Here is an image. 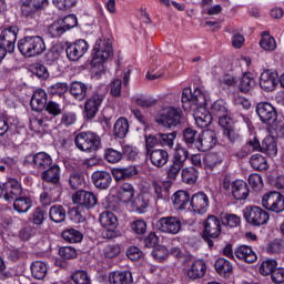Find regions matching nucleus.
Returning a JSON list of instances; mask_svg holds the SVG:
<instances>
[{
	"mask_svg": "<svg viewBox=\"0 0 284 284\" xmlns=\"http://www.w3.org/2000/svg\"><path fill=\"white\" fill-rule=\"evenodd\" d=\"M205 94L201 89L196 88L192 92V89H184L182 92V108L185 112L193 111L195 125L197 128H209L212 124V113L205 109L206 103Z\"/></svg>",
	"mask_w": 284,
	"mask_h": 284,
	"instance_id": "1",
	"label": "nucleus"
},
{
	"mask_svg": "<svg viewBox=\"0 0 284 284\" xmlns=\"http://www.w3.org/2000/svg\"><path fill=\"white\" fill-rule=\"evenodd\" d=\"M18 50L27 59L39 57L45 52V41L41 36H26L18 41Z\"/></svg>",
	"mask_w": 284,
	"mask_h": 284,
	"instance_id": "2",
	"label": "nucleus"
},
{
	"mask_svg": "<svg viewBox=\"0 0 284 284\" xmlns=\"http://www.w3.org/2000/svg\"><path fill=\"white\" fill-rule=\"evenodd\" d=\"M114 54V49L112 48V41L110 39H99L95 41L92 51V68L103 69V63H106L108 59Z\"/></svg>",
	"mask_w": 284,
	"mask_h": 284,
	"instance_id": "3",
	"label": "nucleus"
},
{
	"mask_svg": "<svg viewBox=\"0 0 284 284\" xmlns=\"http://www.w3.org/2000/svg\"><path fill=\"white\" fill-rule=\"evenodd\" d=\"M48 4V0H24L21 3V14L28 26H39V10Z\"/></svg>",
	"mask_w": 284,
	"mask_h": 284,
	"instance_id": "4",
	"label": "nucleus"
},
{
	"mask_svg": "<svg viewBox=\"0 0 284 284\" xmlns=\"http://www.w3.org/2000/svg\"><path fill=\"white\" fill-rule=\"evenodd\" d=\"M183 111L180 108L168 106L155 116V123L164 128H176V125H181Z\"/></svg>",
	"mask_w": 284,
	"mask_h": 284,
	"instance_id": "5",
	"label": "nucleus"
},
{
	"mask_svg": "<svg viewBox=\"0 0 284 284\" xmlns=\"http://www.w3.org/2000/svg\"><path fill=\"white\" fill-rule=\"evenodd\" d=\"M74 143L80 152H97L101 148V138L90 131L78 133Z\"/></svg>",
	"mask_w": 284,
	"mask_h": 284,
	"instance_id": "6",
	"label": "nucleus"
},
{
	"mask_svg": "<svg viewBox=\"0 0 284 284\" xmlns=\"http://www.w3.org/2000/svg\"><path fill=\"white\" fill-rule=\"evenodd\" d=\"M243 216L246 223H248V225H253L254 227L266 225V223L270 221V213L256 205L246 206L243 210Z\"/></svg>",
	"mask_w": 284,
	"mask_h": 284,
	"instance_id": "7",
	"label": "nucleus"
},
{
	"mask_svg": "<svg viewBox=\"0 0 284 284\" xmlns=\"http://www.w3.org/2000/svg\"><path fill=\"white\" fill-rule=\"evenodd\" d=\"M221 220L216 215H209L204 221V230L202 236L204 241H207L209 247L214 245V242H212L211 239H219V236H221Z\"/></svg>",
	"mask_w": 284,
	"mask_h": 284,
	"instance_id": "8",
	"label": "nucleus"
},
{
	"mask_svg": "<svg viewBox=\"0 0 284 284\" xmlns=\"http://www.w3.org/2000/svg\"><path fill=\"white\" fill-rule=\"evenodd\" d=\"M183 227L181 219L178 216H163L155 222V230L162 232V234H170L175 236Z\"/></svg>",
	"mask_w": 284,
	"mask_h": 284,
	"instance_id": "9",
	"label": "nucleus"
},
{
	"mask_svg": "<svg viewBox=\"0 0 284 284\" xmlns=\"http://www.w3.org/2000/svg\"><path fill=\"white\" fill-rule=\"evenodd\" d=\"M262 205L268 212L281 214V212H284V196L278 192L267 193L262 197Z\"/></svg>",
	"mask_w": 284,
	"mask_h": 284,
	"instance_id": "10",
	"label": "nucleus"
},
{
	"mask_svg": "<svg viewBox=\"0 0 284 284\" xmlns=\"http://www.w3.org/2000/svg\"><path fill=\"white\" fill-rule=\"evenodd\" d=\"M24 165H31V168L39 170V172H43L52 165V156L45 152L28 155L24 160Z\"/></svg>",
	"mask_w": 284,
	"mask_h": 284,
	"instance_id": "11",
	"label": "nucleus"
},
{
	"mask_svg": "<svg viewBox=\"0 0 284 284\" xmlns=\"http://www.w3.org/2000/svg\"><path fill=\"white\" fill-rule=\"evenodd\" d=\"M255 112L257 116H260V121L265 123L266 125H272L276 119H278V114L276 113V109L268 102H260L256 105Z\"/></svg>",
	"mask_w": 284,
	"mask_h": 284,
	"instance_id": "12",
	"label": "nucleus"
},
{
	"mask_svg": "<svg viewBox=\"0 0 284 284\" xmlns=\"http://www.w3.org/2000/svg\"><path fill=\"white\" fill-rule=\"evenodd\" d=\"M90 50V44L84 39H79L65 49L69 61H79Z\"/></svg>",
	"mask_w": 284,
	"mask_h": 284,
	"instance_id": "13",
	"label": "nucleus"
},
{
	"mask_svg": "<svg viewBox=\"0 0 284 284\" xmlns=\"http://www.w3.org/2000/svg\"><path fill=\"white\" fill-rule=\"evenodd\" d=\"M105 101V94L94 92L84 103V111L88 119H94Z\"/></svg>",
	"mask_w": 284,
	"mask_h": 284,
	"instance_id": "14",
	"label": "nucleus"
},
{
	"mask_svg": "<svg viewBox=\"0 0 284 284\" xmlns=\"http://www.w3.org/2000/svg\"><path fill=\"white\" fill-rule=\"evenodd\" d=\"M280 81L281 78H278V72L268 69L260 75V88H262L264 92H274V90H276V85L281 83Z\"/></svg>",
	"mask_w": 284,
	"mask_h": 284,
	"instance_id": "15",
	"label": "nucleus"
},
{
	"mask_svg": "<svg viewBox=\"0 0 284 284\" xmlns=\"http://www.w3.org/2000/svg\"><path fill=\"white\" fill-rule=\"evenodd\" d=\"M100 223L102 227L106 230V232L103 233L104 239H112L114 236V230L119 226L116 215L110 211H105L100 214Z\"/></svg>",
	"mask_w": 284,
	"mask_h": 284,
	"instance_id": "16",
	"label": "nucleus"
},
{
	"mask_svg": "<svg viewBox=\"0 0 284 284\" xmlns=\"http://www.w3.org/2000/svg\"><path fill=\"white\" fill-rule=\"evenodd\" d=\"M18 34H19V27L17 26L4 28L0 33V43H2V45H6V48H8L9 54H12V52H14Z\"/></svg>",
	"mask_w": 284,
	"mask_h": 284,
	"instance_id": "17",
	"label": "nucleus"
},
{
	"mask_svg": "<svg viewBox=\"0 0 284 284\" xmlns=\"http://www.w3.org/2000/svg\"><path fill=\"white\" fill-rule=\"evenodd\" d=\"M216 143H219V139H216V132L212 130H205L197 138L196 150H199V152H209V150H212Z\"/></svg>",
	"mask_w": 284,
	"mask_h": 284,
	"instance_id": "18",
	"label": "nucleus"
},
{
	"mask_svg": "<svg viewBox=\"0 0 284 284\" xmlns=\"http://www.w3.org/2000/svg\"><path fill=\"white\" fill-rule=\"evenodd\" d=\"M72 202L82 209L87 207V210H91V207L97 205V195L92 192L78 191L72 195Z\"/></svg>",
	"mask_w": 284,
	"mask_h": 284,
	"instance_id": "19",
	"label": "nucleus"
},
{
	"mask_svg": "<svg viewBox=\"0 0 284 284\" xmlns=\"http://www.w3.org/2000/svg\"><path fill=\"white\" fill-rule=\"evenodd\" d=\"M190 206L195 214H205L210 207V197L204 192H197L191 197Z\"/></svg>",
	"mask_w": 284,
	"mask_h": 284,
	"instance_id": "20",
	"label": "nucleus"
},
{
	"mask_svg": "<svg viewBox=\"0 0 284 284\" xmlns=\"http://www.w3.org/2000/svg\"><path fill=\"white\" fill-rule=\"evenodd\" d=\"M3 194L7 201H14L16 199H19L21 194H23L21 182L16 179H10L4 184Z\"/></svg>",
	"mask_w": 284,
	"mask_h": 284,
	"instance_id": "21",
	"label": "nucleus"
},
{
	"mask_svg": "<svg viewBox=\"0 0 284 284\" xmlns=\"http://www.w3.org/2000/svg\"><path fill=\"white\" fill-rule=\"evenodd\" d=\"M146 156H149L152 165L155 168H163L170 161V154L163 149H149Z\"/></svg>",
	"mask_w": 284,
	"mask_h": 284,
	"instance_id": "22",
	"label": "nucleus"
},
{
	"mask_svg": "<svg viewBox=\"0 0 284 284\" xmlns=\"http://www.w3.org/2000/svg\"><path fill=\"white\" fill-rule=\"evenodd\" d=\"M51 118L45 115V113L32 114L29 119V128L36 134H41L45 132V128H48V122Z\"/></svg>",
	"mask_w": 284,
	"mask_h": 284,
	"instance_id": "23",
	"label": "nucleus"
},
{
	"mask_svg": "<svg viewBox=\"0 0 284 284\" xmlns=\"http://www.w3.org/2000/svg\"><path fill=\"white\" fill-rule=\"evenodd\" d=\"M231 194L236 201H245L250 196V186L243 180H235L232 182Z\"/></svg>",
	"mask_w": 284,
	"mask_h": 284,
	"instance_id": "24",
	"label": "nucleus"
},
{
	"mask_svg": "<svg viewBox=\"0 0 284 284\" xmlns=\"http://www.w3.org/2000/svg\"><path fill=\"white\" fill-rule=\"evenodd\" d=\"M47 103H48V93H45V90L43 89L36 90L30 101L31 110H33L34 112H41V110H44Z\"/></svg>",
	"mask_w": 284,
	"mask_h": 284,
	"instance_id": "25",
	"label": "nucleus"
},
{
	"mask_svg": "<svg viewBox=\"0 0 284 284\" xmlns=\"http://www.w3.org/2000/svg\"><path fill=\"white\" fill-rule=\"evenodd\" d=\"M92 183L99 190H108L112 184V175L106 171H95L92 174Z\"/></svg>",
	"mask_w": 284,
	"mask_h": 284,
	"instance_id": "26",
	"label": "nucleus"
},
{
	"mask_svg": "<svg viewBox=\"0 0 284 284\" xmlns=\"http://www.w3.org/2000/svg\"><path fill=\"white\" fill-rule=\"evenodd\" d=\"M108 281L110 284L134 283V278L132 277V272L130 271H112L108 275Z\"/></svg>",
	"mask_w": 284,
	"mask_h": 284,
	"instance_id": "27",
	"label": "nucleus"
},
{
	"mask_svg": "<svg viewBox=\"0 0 284 284\" xmlns=\"http://www.w3.org/2000/svg\"><path fill=\"white\" fill-rule=\"evenodd\" d=\"M207 266L203 260H195L191 266L186 270L187 278L191 281H196V278H203Z\"/></svg>",
	"mask_w": 284,
	"mask_h": 284,
	"instance_id": "28",
	"label": "nucleus"
},
{
	"mask_svg": "<svg viewBox=\"0 0 284 284\" xmlns=\"http://www.w3.org/2000/svg\"><path fill=\"white\" fill-rule=\"evenodd\" d=\"M234 254L240 261H244V263H256L258 258L256 252H254V250H252L248 245H240L234 251Z\"/></svg>",
	"mask_w": 284,
	"mask_h": 284,
	"instance_id": "29",
	"label": "nucleus"
},
{
	"mask_svg": "<svg viewBox=\"0 0 284 284\" xmlns=\"http://www.w3.org/2000/svg\"><path fill=\"white\" fill-rule=\"evenodd\" d=\"M173 207L176 210H187V205H191L192 197L187 191H178L172 197Z\"/></svg>",
	"mask_w": 284,
	"mask_h": 284,
	"instance_id": "30",
	"label": "nucleus"
},
{
	"mask_svg": "<svg viewBox=\"0 0 284 284\" xmlns=\"http://www.w3.org/2000/svg\"><path fill=\"white\" fill-rule=\"evenodd\" d=\"M229 110H227V103L224 102V100H217L215 101L212 106H211V114H213V116H216L219 119V124L221 125V120L225 119L227 120H232V118H230L229 115Z\"/></svg>",
	"mask_w": 284,
	"mask_h": 284,
	"instance_id": "31",
	"label": "nucleus"
},
{
	"mask_svg": "<svg viewBox=\"0 0 284 284\" xmlns=\"http://www.w3.org/2000/svg\"><path fill=\"white\" fill-rule=\"evenodd\" d=\"M42 179L47 183H52L53 185H57V183L61 181V168L57 164L48 166L42 172Z\"/></svg>",
	"mask_w": 284,
	"mask_h": 284,
	"instance_id": "32",
	"label": "nucleus"
},
{
	"mask_svg": "<svg viewBox=\"0 0 284 284\" xmlns=\"http://www.w3.org/2000/svg\"><path fill=\"white\" fill-rule=\"evenodd\" d=\"M134 194H136L134 185L128 182L123 183L118 190V199L121 203H130L134 199Z\"/></svg>",
	"mask_w": 284,
	"mask_h": 284,
	"instance_id": "33",
	"label": "nucleus"
},
{
	"mask_svg": "<svg viewBox=\"0 0 284 284\" xmlns=\"http://www.w3.org/2000/svg\"><path fill=\"white\" fill-rule=\"evenodd\" d=\"M130 132V122L125 118H119L113 126V134L116 139H125Z\"/></svg>",
	"mask_w": 284,
	"mask_h": 284,
	"instance_id": "34",
	"label": "nucleus"
},
{
	"mask_svg": "<svg viewBox=\"0 0 284 284\" xmlns=\"http://www.w3.org/2000/svg\"><path fill=\"white\" fill-rule=\"evenodd\" d=\"M221 128H223V134L231 141V143H234V141H239V134L236 133V130H234V121L222 119L220 121Z\"/></svg>",
	"mask_w": 284,
	"mask_h": 284,
	"instance_id": "35",
	"label": "nucleus"
},
{
	"mask_svg": "<svg viewBox=\"0 0 284 284\" xmlns=\"http://www.w3.org/2000/svg\"><path fill=\"white\" fill-rule=\"evenodd\" d=\"M69 92L77 101H83L88 97V85L83 82H72L69 87Z\"/></svg>",
	"mask_w": 284,
	"mask_h": 284,
	"instance_id": "36",
	"label": "nucleus"
},
{
	"mask_svg": "<svg viewBox=\"0 0 284 284\" xmlns=\"http://www.w3.org/2000/svg\"><path fill=\"white\" fill-rule=\"evenodd\" d=\"M30 268L33 278L37 281H43L48 276V264L43 261H34Z\"/></svg>",
	"mask_w": 284,
	"mask_h": 284,
	"instance_id": "37",
	"label": "nucleus"
},
{
	"mask_svg": "<svg viewBox=\"0 0 284 284\" xmlns=\"http://www.w3.org/2000/svg\"><path fill=\"white\" fill-rule=\"evenodd\" d=\"M214 267L217 274H220V276H224V278L230 276L234 270L232 263L223 257H220L215 261Z\"/></svg>",
	"mask_w": 284,
	"mask_h": 284,
	"instance_id": "38",
	"label": "nucleus"
},
{
	"mask_svg": "<svg viewBox=\"0 0 284 284\" xmlns=\"http://www.w3.org/2000/svg\"><path fill=\"white\" fill-rule=\"evenodd\" d=\"M132 205L139 214H145L148 212V207H150V196L145 193L138 195Z\"/></svg>",
	"mask_w": 284,
	"mask_h": 284,
	"instance_id": "39",
	"label": "nucleus"
},
{
	"mask_svg": "<svg viewBox=\"0 0 284 284\" xmlns=\"http://www.w3.org/2000/svg\"><path fill=\"white\" fill-rule=\"evenodd\" d=\"M254 85H256V81L254 80V75L250 72H245L240 80L239 90L243 94H247L251 90H254Z\"/></svg>",
	"mask_w": 284,
	"mask_h": 284,
	"instance_id": "40",
	"label": "nucleus"
},
{
	"mask_svg": "<svg viewBox=\"0 0 284 284\" xmlns=\"http://www.w3.org/2000/svg\"><path fill=\"white\" fill-rule=\"evenodd\" d=\"M30 207H32V200L28 196H20L13 200V210L18 212V214H26V212H29Z\"/></svg>",
	"mask_w": 284,
	"mask_h": 284,
	"instance_id": "41",
	"label": "nucleus"
},
{
	"mask_svg": "<svg viewBox=\"0 0 284 284\" xmlns=\"http://www.w3.org/2000/svg\"><path fill=\"white\" fill-rule=\"evenodd\" d=\"M49 216L53 223H63L65 221V209L61 204H55L50 207Z\"/></svg>",
	"mask_w": 284,
	"mask_h": 284,
	"instance_id": "42",
	"label": "nucleus"
},
{
	"mask_svg": "<svg viewBox=\"0 0 284 284\" xmlns=\"http://www.w3.org/2000/svg\"><path fill=\"white\" fill-rule=\"evenodd\" d=\"M220 221L224 227H239L241 217L236 214L221 213Z\"/></svg>",
	"mask_w": 284,
	"mask_h": 284,
	"instance_id": "43",
	"label": "nucleus"
},
{
	"mask_svg": "<svg viewBox=\"0 0 284 284\" xmlns=\"http://www.w3.org/2000/svg\"><path fill=\"white\" fill-rule=\"evenodd\" d=\"M44 111L49 114L47 116L50 119V121H52V119H57V116H61L63 109L61 108L60 103L54 101H49L44 105Z\"/></svg>",
	"mask_w": 284,
	"mask_h": 284,
	"instance_id": "44",
	"label": "nucleus"
},
{
	"mask_svg": "<svg viewBox=\"0 0 284 284\" xmlns=\"http://www.w3.org/2000/svg\"><path fill=\"white\" fill-rule=\"evenodd\" d=\"M62 239L67 241V243H81V241H83V233L75 229H69L62 232Z\"/></svg>",
	"mask_w": 284,
	"mask_h": 284,
	"instance_id": "45",
	"label": "nucleus"
},
{
	"mask_svg": "<svg viewBox=\"0 0 284 284\" xmlns=\"http://www.w3.org/2000/svg\"><path fill=\"white\" fill-rule=\"evenodd\" d=\"M184 143H186L187 148H195L199 142V132L192 128H187L183 131Z\"/></svg>",
	"mask_w": 284,
	"mask_h": 284,
	"instance_id": "46",
	"label": "nucleus"
},
{
	"mask_svg": "<svg viewBox=\"0 0 284 284\" xmlns=\"http://www.w3.org/2000/svg\"><path fill=\"white\" fill-rule=\"evenodd\" d=\"M199 179V171L194 166H189L182 170V181L187 185H194V182Z\"/></svg>",
	"mask_w": 284,
	"mask_h": 284,
	"instance_id": "47",
	"label": "nucleus"
},
{
	"mask_svg": "<svg viewBox=\"0 0 284 284\" xmlns=\"http://www.w3.org/2000/svg\"><path fill=\"white\" fill-rule=\"evenodd\" d=\"M262 152L268 156H276L278 154V149L276 148V142L272 138H265L261 146Z\"/></svg>",
	"mask_w": 284,
	"mask_h": 284,
	"instance_id": "48",
	"label": "nucleus"
},
{
	"mask_svg": "<svg viewBox=\"0 0 284 284\" xmlns=\"http://www.w3.org/2000/svg\"><path fill=\"white\" fill-rule=\"evenodd\" d=\"M260 45L266 52H274V50H276V39L271 37L268 32H264L260 41Z\"/></svg>",
	"mask_w": 284,
	"mask_h": 284,
	"instance_id": "49",
	"label": "nucleus"
},
{
	"mask_svg": "<svg viewBox=\"0 0 284 284\" xmlns=\"http://www.w3.org/2000/svg\"><path fill=\"white\" fill-rule=\"evenodd\" d=\"M189 156H190V152H187V149L181 145H178L175 148V152L172 161L173 163H178L179 165H182L184 168Z\"/></svg>",
	"mask_w": 284,
	"mask_h": 284,
	"instance_id": "50",
	"label": "nucleus"
},
{
	"mask_svg": "<svg viewBox=\"0 0 284 284\" xmlns=\"http://www.w3.org/2000/svg\"><path fill=\"white\" fill-rule=\"evenodd\" d=\"M250 164L253 170H258L260 172L267 170V160L261 154H253L250 159Z\"/></svg>",
	"mask_w": 284,
	"mask_h": 284,
	"instance_id": "51",
	"label": "nucleus"
},
{
	"mask_svg": "<svg viewBox=\"0 0 284 284\" xmlns=\"http://www.w3.org/2000/svg\"><path fill=\"white\" fill-rule=\"evenodd\" d=\"M277 266L278 263L276 260L263 261L260 265V274H262V276H270V274L272 275L276 271Z\"/></svg>",
	"mask_w": 284,
	"mask_h": 284,
	"instance_id": "52",
	"label": "nucleus"
},
{
	"mask_svg": "<svg viewBox=\"0 0 284 284\" xmlns=\"http://www.w3.org/2000/svg\"><path fill=\"white\" fill-rule=\"evenodd\" d=\"M204 166L207 170H214L216 165H221L223 163V159L217 153H209L204 156Z\"/></svg>",
	"mask_w": 284,
	"mask_h": 284,
	"instance_id": "53",
	"label": "nucleus"
},
{
	"mask_svg": "<svg viewBox=\"0 0 284 284\" xmlns=\"http://www.w3.org/2000/svg\"><path fill=\"white\" fill-rule=\"evenodd\" d=\"M48 32L50 37L57 39V37H61L62 34H65V32L68 31L65 30V27L62 24L61 20H58L53 22L51 26H49Z\"/></svg>",
	"mask_w": 284,
	"mask_h": 284,
	"instance_id": "54",
	"label": "nucleus"
},
{
	"mask_svg": "<svg viewBox=\"0 0 284 284\" xmlns=\"http://www.w3.org/2000/svg\"><path fill=\"white\" fill-rule=\"evenodd\" d=\"M71 278L75 284H92V278H90L87 271H75Z\"/></svg>",
	"mask_w": 284,
	"mask_h": 284,
	"instance_id": "55",
	"label": "nucleus"
},
{
	"mask_svg": "<svg viewBox=\"0 0 284 284\" xmlns=\"http://www.w3.org/2000/svg\"><path fill=\"white\" fill-rule=\"evenodd\" d=\"M104 159L108 163H119L123 159V153L115 149L109 148L104 152Z\"/></svg>",
	"mask_w": 284,
	"mask_h": 284,
	"instance_id": "56",
	"label": "nucleus"
},
{
	"mask_svg": "<svg viewBox=\"0 0 284 284\" xmlns=\"http://www.w3.org/2000/svg\"><path fill=\"white\" fill-rule=\"evenodd\" d=\"M158 139H160V145L165 146V148H173L174 140L176 139V132L158 133Z\"/></svg>",
	"mask_w": 284,
	"mask_h": 284,
	"instance_id": "57",
	"label": "nucleus"
},
{
	"mask_svg": "<svg viewBox=\"0 0 284 284\" xmlns=\"http://www.w3.org/2000/svg\"><path fill=\"white\" fill-rule=\"evenodd\" d=\"M163 192L165 190L163 189V183L159 181H153L151 184V194L155 201H163L164 195Z\"/></svg>",
	"mask_w": 284,
	"mask_h": 284,
	"instance_id": "58",
	"label": "nucleus"
},
{
	"mask_svg": "<svg viewBox=\"0 0 284 284\" xmlns=\"http://www.w3.org/2000/svg\"><path fill=\"white\" fill-rule=\"evenodd\" d=\"M61 54H63V45L54 44L47 53L45 59L47 61H59V59H61Z\"/></svg>",
	"mask_w": 284,
	"mask_h": 284,
	"instance_id": "59",
	"label": "nucleus"
},
{
	"mask_svg": "<svg viewBox=\"0 0 284 284\" xmlns=\"http://www.w3.org/2000/svg\"><path fill=\"white\" fill-rule=\"evenodd\" d=\"M31 72L34 74V77H38V79H48L50 77V72H48V68L41 63H36L31 65Z\"/></svg>",
	"mask_w": 284,
	"mask_h": 284,
	"instance_id": "60",
	"label": "nucleus"
},
{
	"mask_svg": "<svg viewBox=\"0 0 284 284\" xmlns=\"http://www.w3.org/2000/svg\"><path fill=\"white\" fill-rule=\"evenodd\" d=\"M77 248L72 246H62L59 248V256L64 258L65 261H72V258H77L78 256Z\"/></svg>",
	"mask_w": 284,
	"mask_h": 284,
	"instance_id": "61",
	"label": "nucleus"
},
{
	"mask_svg": "<svg viewBox=\"0 0 284 284\" xmlns=\"http://www.w3.org/2000/svg\"><path fill=\"white\" fill-rule=\"evenodd\" d=\"M58 197L54 196L53 191H43L40 194V203L41 205H43L44 207H48L50 205H52V203H57Z\"/></svg>",
	"mask_w": 284,
	"mask_h": 284,
	"instance_id": "62",
	"label": "nucleus"
},
{
	"mask_svg": "<svg viewBox=\"0 0 284 284\" xmlns=\"http://www.w3.org/2000/svg\"><path fill=\"white\" fill-rule=\"evenodd\" d=\"M50 94L53 97H63L68 92V83L58 82L49 88Z\"/></svg>",
	"mask_w": 284,
	"mask_h": 284,
	"instance_id": "63",
	"label": "nucleus"
},
{
	"mask_svg": "<svg viewBox=\"0 0 284 284\" xmlns=\"http://www.w3.org/2000/svg\"><path fill=\"white\" fill-rule=\"evenodd\" d=\"M248 184L255 191L263 190V178L258 173H253L248 176Z\"/></svg>",
	"mask_w": 284,
	"mask_h": 284,
	"instance_id": "64",
	"label": "nucleus"
}]
</instances>
